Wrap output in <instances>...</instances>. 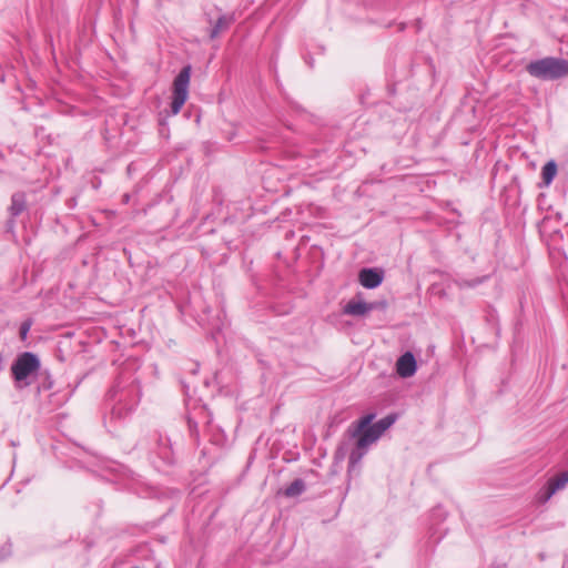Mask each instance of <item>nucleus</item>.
Segmentation results:
<instances>
[{
    "instance_id": "f8f14e48",
    "label": "nucleus",
    "mask_w": 568,
    "mask_h": 568,
    "mask_svg": "<svg viewBox=\"0 0 568 568\" xmlns=\"http://www.w3.org/2000/svg\"><path fill=\"white\" fill-rule=\"evenodd\" d=\"M27 209V196L24 192H16L11 195L9 213L11 217L19 216Z\"/></svg>"
},
{
    "instance_id": "9d476101",
    "label": "nucleus",
    "mask_w": 568,
    "mask_h": 568,
    "mask_svg": "<svg viewBox=\"0 0 568 568\" xmlns=\"http://www.w3.org/2000/svg\"><path fill=\"white\" fill-rule=\"evenodd\" d=\"M376 307L377 303H367L353 298L345 305L343 313L352 316H364Z\"/></svg>"
},
{
    "instance_id": "20e7f679",
    "label": "nucleus",
    "mask_w": 568,
    "mask_h": 568,
    "mask_svg": "<svg viewBox=\"0 0 568 568\" xmlns=\"http://www.w3.org/2000/svg\"><path fill=\"white\" fill-rule=\"evenodd\" d=\"M526 71L541 81H556L565 77V59L545 57L532 60L526 65Z\"/></svg>"
},
{
    "instance_id": "f257e3e1",
    "label": "nucleus",
    "mask_w": 568,
    "mask_h": 568,
    "mask_svg": "<svg viewBox=\"0 0 568 568\" xmlns=\"http://www.w3.org/2000/svg\"><path fill=\"white\" fill-rule=\"evenodd\" d=\"M141 399V386L136 374L122 369L113 386L109 389L106 400L111 405L110 419L121 422L138 406Z\"/></svg>"
},
{
    "instance_id": "2eb2a0df",
    "label": "nucleus",
    "mask_w": 568,
    "mask_h": 568,
    "mask_svg": "<svg viewBox=\"0 0 568 568\" xmlns=\"http://www.w3.org/2000/svg\"><path fill=\"white\" fill-rule=\"evenodd\" d=\"M397 419L396 414H389L373 424L381 435L384 434Z\"/></svg>"
},
{
    "instance_id": "dca6fc26",
    "label": "nucleus",
    "mask_w": 568,
    "mask_h": 568,
    "mask_svg": "<svg viewBox=\"0 0 568 568\" xmlns=\"http://www.w3.org/2000/svg\"><path fill=\"white\" fill-rule=\"evenodd\" d=\"M485 280H486V276L475 277L471 280L458 278V280H455L454 283L458 288L464 290V288H474V287L480 285Z\"/></svg>"
},
{
    "instance_id": "4468645a",
    "label": "nucleus",
    "mask_w": 568,
    "mask_h": 568,
    "mask_svg": "<svg viewBox=\"0 0 568 568\" xmlns=\"http://www.w3.org/2000/svg\"><path fill=\"white\" fill-rule=\"evenodd\" d=\"M557 174V163L554 160L548 161L541 170V179L545 185H549Z\"/></svg>"
},
{
    "instance_id": "9b49d317",
    "label": "nucleus",
    "mask_w": 568,
    "mask_h": 568,
    "mask_svg": "<svg viewBox=\"0 0 568 568\" xmlns=\"http://www.w3.org/2000/svg\"><path fill=\"white\" fill-rule=\"evenodd\" d=\"M156 454L165 463L172 464L174 462L172 444L166 436L158 435Z\"/></svg>"
},
{
    "instance_id": "7ed1b4c3",
    "label": "nucleus",
    "mask_w": 568,
    "mask_h": 568,
    "mask_svg": "<svg viewBox=\"0 0 568 568\" xmlns=\"http://www.w3.org/2000/svg\"><path fill=\"white\" fill-rule=\"evenodd\" d=\"M41 367L40 358L32 352H23L11 364L10 371L17 388L32 384Z\"/></svg>"
},
{
    "instance_id": "0eeeda50",
    "label": "nucleus",
    "mask_w": 568,
    "mask_h": 568,
    "mask_svg": "<svg viewBox=\"0 0 568 568\" xmlns=\"http://www.w3.org/2000/svg\"><path fill=\"white\" fill-rule=\"evenodd\" d=\"M384 280V271L373 267H364L358 273V281L365 288L373 290L378 287Z\"/></svg>"
},
{
    "instance_id": "aec40b11",
    "label": "nucleus",
    "mask_w": 568,
    "mask_h": 568,
    "mask_svg": "<svg viewBox=\"0 0 568 568\" xmlns=\"http://www.w3.org/2000/svg\"><path fill=\"white\" fill-rule=\"evenodd\" d=\"M568 75V61L565 60V77Z\"/></svg>"
},
{
    "instance_id": "412c9836",
    "label": "nucleus",
    "mask_w": 568,
    "mask_h": 568,
    "mask_svg": "<svg viewBox=\"0 0 568 568\" xmlns=\"http://www.w3.org/2000/svg\"><path fill=\"white\" fill-rule=\"evenodd\" d=\"M306 62L310 64V67H313V62H312V60H308V61H306Z\"/></svg>"
},
{
    "instance_id": "f3484780",
    "label": "nucleus",
    "mask_w": 568,
    "mask_h": 568,
    "mask_svg": "<svg viewBox=\"0 0 568 568\" xmlns=\"http://www.w3.org/2000/svg\"><path fill=\"white\" fill-rule=\"evenodd\" d=\"M31 325H32L31 321H24L23 323H21L19 333H20V338L22 341H24L27 338L28 333L31 328Z\"/></svg>"
},
{
    "instance_id": "6e6552de",
    "label": "nucleus",
    "mask_w": 568,
    "mask_h": 568,
    "mask_svg": "<svg viewBox=\"0 0 568 568\" xmlns=\"http://www.w3.org/2000/svg\"><path fill=\"white\" fill-rule=\"evenodd\" d=\"M234 22H235L234 13H220L215 21L212 18H210L209 19V23L211 24V29L209 31L210 39L211 40L216 39L221 33L227 31Z\"/></svg>"
},
{
    "instance_id": "39448f33",
    "label": "nucleus",
    "mask_w": 568,
    "mask_h": 568,
    "mask_svg": "<svg viewBox=\"0 0 568 568\" xmlns=\"http://www.w3.org/2000/svg\"><path fill=\"white\" fill-rule=\"evenodd\" d=\"M192 68L190 64L183 67L173 81V97L171 102V115H176L189 97V84Z\"/></svg>"
},
{
    "instance_id": "423d86ee",
    "label": "nucleus",
    "mask_w": 568,
    "mask_h": 568,
    "mask_svg": "<svg viewBox=\"0 0 568 568\" xmlns=\"http://www.w3.org/2000/svg\"><path fill=\"white\" fill-rule=\"evenodd\" d=\"M568 484V469L548 479L546 486L539 491V500L548 501L558 490Z\"/></svg>"
},
{
    "instance_id": "a211bd4d",
    "label": "nucleus",
    "mask_w": 568,
    "mask_h": 568,
    "mask_svg": "<svg viewBox=\"0 0 568 568\" xmlns=\"http://www.w3.org/2000/svg\"><path fill=\"white\" fill-rule=\"evenodd\" d=\"M10 554V547L6 549L4 547L1 549L0 556L1 558H6Z\"/></svg>"
},
{
    "instance_id": "ddd939ff",
    "label": "nucleus",
    "mask_w": 568,
    "mask_h": 568,
    "mask_svg": "<svg viewBox=\"0 0 568 568\" xmlns=\"http://www.w3.org/2000/svg\"><path fill=\"white\" fill-rule=\"evenodd\" d=\"M306 489L305 481L302 478L293 480L284 490L286 497H297L302 495Z\"/></svg>"
},
{
    "instance_id": "6ab92c4d",
    "label": "nucleus",
    "mask_w": 568,
    "mask_h": 568,
    "mask_svg": "<svg viewBox=\"0 0 568 568\" xmlns=\"http://www.w3.org/2000/svg\"><path fill=\"white\" fill-rule=\"evenodd\" d=\"M122 202H123L124 204H128V203L130 202V194H128V193L123 194V196H122Z\"/></svg>"
},
{
    "instance_id": "f03ea898",
    "label": "nucleus",
    "mask_w": 568,
    "mask_h": 568,
    "mask_svg": "<svg viewBox=\"0 0 568 568\" xmlns=\"http://www.w3.org/2000/svg\"><path fill=\"white\" fill-rule=\"evenodd\" d=\"M374 413H369L353 423L348 428L352 438H357L355 448L348 457V470L355 468L367 454L368 447L374 444L382 435L372 424L375 418Z\"/></svg>"
},
{
    "instance_id": "1a4fd4ad",
    "label": "nucleus",
    "mask_w": 568,
    "mask_h": 568,
    "mask_svg": "<svg viewBox=\"0 0 568 568\" xmlns=\"http://www.w3.org/2000/svg\"><path fill=\"white\" fill-rule=\"evenodd\" d=\"M397 374L403 378L412 377L417 371V362L413 353L406 352L396 363Z\"/></svg>"
}]
</instances>
